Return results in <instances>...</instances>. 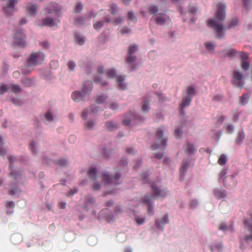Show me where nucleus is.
<instances>
[{"label": "nucleus", "mask_w": 252, "mask_h": 252, "mask_svg": "<svg viewBox=\"0 0 252 252\" xmlns=\"http://www.w3.org/2000/svg\"><path fill=\"white\" fill-rule=\"evenodd\" d=\"M225 5L220 2L217 6V12L214 19L208 22V26L212 28L216 34V37L221 38L224 35V27L223 22L225 18Z\"/></svg>", "instance_id": "obj_1"}, {"label": "nucleus", "mask_w": 252, "mask_h": 252, "mask_svg": "<svg viewBox=\"0 0 252 252\" xmlns=\"http://www.w3.org/2000/svg\"><path fill=\"white\" fill-rule=\"evenodd\" d=\"M93 88V84L91 81H86L82 87V93L78 91H74L72 94V98L75 101H79L86 95L91 93Z\"/></svg>", "instance_id": "obj_2"}, {"label": "nucleus", "mask_w": 252, "mask_h": 252, "mask_svg": "<svg viewBox=\"0 0 252 252\" xmlns=\"http://www.w3.org/2000/svg\"><path fill=\"white\" fill-rule=\"evenodd\" d=\"M164 128L162 127H159L156 133V138L157 140L158 144H155L152 146L153 150H156L161 148V147H165L167 138L163 137V131Z\"/></svg>", "instance_id": "obj_3"}, {"label": "nucleus", "mask_w": 252, "mask_h": 252, "mask_svg": "<svg viewBox=\"0 0 252 252\" xmlns=\"http://www.w3.org/2000/svg\"><path fill=\"white\" fill-rule=\"evenodd\" d=\"M45 55L41 52L32 53L28 59L29 66H35L41 64L44 60Z\"/></svg>", "instance_id": "obj_4"}, {"label": "nucleus", "mask_w": 252, "mask_h": 252, "mask_svg": "<svg viewBox=\"0 0 252 252\" xmlns=\"http://www.w3.org/2000/svg\"><path fill=\"white\" fill-rule=\"evenodd\" d=\"M9 175L12 178V181L10 185L11 187L8 191V193L11 195H14L18 191V189L15 188V186H17V180L21 176V174L17 171H11Z\"/></svg>", "instance_id": "obj_5"}, {"label": "nucleus", "mask_w": 252, "mask_h": 252, "mask_svg": "<svg viewBox=\"0 0 252 252\" xmlns=\"http://www.w3.org/2000/svg\"><path fill=\"white\" fill-rule=\"evenodd\" d=\"M244 224L245 227L251 233L249 235H247L243 238L244 241L248 243L252 242V213L249 214V217L246 218L244 221Z\"/></svg>", "instance_id": "obj_6"}, {"label": "nucleus", "mask_w": 252, "mask_h": 252, "mask_svg": "<svg viewBox=\"0 0 252 252\" xmlns=\"http://www.w3.org/2000/svg\"><path fill=\"white\" fill-rule=\"evenodd\" d=\"M233 84L236 87L242 88L245 85L243 75L239 71L235 70L233 73Z\"/></svg>", "instance_id": "obj_7"}, {"label": "nucleus", "mask_w": 252, "mask_h": 252, "mask_svg": "<svg viewBox=\"0 0 252 252\" xmlns=\"http://www.w3.org/2000/svg\"><path fill=\"white\" fill-rule=\"evenodd\" d=\"M45 10L47 15L52 14L54 16H58L61 8L57 3L51 2L45 8Z\"/></svg>", "instance_id": "obj_8"}, {"label": "nucleus", "mask_w": 252, "mask_h": 252, "mask_svg": "<svg viewBox=\"0 0 252 252\" xmlns=\"http://www.w3.org/2000/svg\"><path fill=\"white\" fill-rule=\"evenodd\" d=\"M143 119L141 117L138 116L135 113H131L127 114L126 118L124 120L123 123L125 125H129L131 122L133 124H136L137 122L143 121Z\"/></svg>", "instance_id": "obj_9"}, {"label": "nucleus", "mask_w": 252, "mask_h": 252, "mask_svg": "<svg viewBox=\"0 0 252 252\" xmlns=\"http://www.w3.org/2000/svg\"><path fill=\"white\" fill-rule=\"evenodd\" d=\"M155 198L151 195H145L142 199V202L148 206V214L150 216L154 215L153 201Z\"/></svg>", "instance_id": "obj_10"}, {"label": "nucleus", "mask_w": 252, "mask_h": 252, "mask_svg": "<svg viewBox=\"0 0 252 252\" xmlns=\"http://www.w3.org/2000/svg\"><path fill=\"white\" fill-rule=\"evenodd\" d=\"M15 43L21 47L26 46V36L23 34L22 31H18L14 35Z\"/></svg>", "instance_id": "obj_11"}, {"label": "nucleus", "mask_w": 252, "mask_h": 252, "mask_svg": "<svg viewBox=\"0 0 252 252\" xmlns=\"http://www.w3.org/2000/svg\"><path fill=\"white\" fill-rule=\"evenodd\" d=\"M121 176L119 173H116L114 177L106 174H104L103 175L102 181L105 184H119V183L118 181L120 179Z\"/></svg>", "instance_id": "obj_12"}, {"label": "nucleus", "mask_w": 252, "mask_h": 252, "mask_svg": "<svg viewBox=\"0 0 252 252\" xmlns=\"http://www.w3.org/2000/svg\"><path fill=\"white\" fill-rule=\"evenodd\" d=\"M151 188L152 192L156 198H163L166 196L167 193V191L165 189H159L156 184H152L151 185Z\"/></svg>", "instance_id": "obj_13"}, {"label": "nucleus", "mask_w": 252, "mask_h": 252, "mask_svg": "<svg viewBox=\"0 0 252 252\" xmlns=\"http://www.w3.org/2000/svg\"><path fill=\"white\" fill-rule=\"evenodd\" d=\"M223 184L227 188H232L236 186L237 181L233 175L226 176L223 180Z\"/></svg>", "instance_id": "obj_14"}, {"label": "nucleus", "mask_w": 252, "mask_h": 252, "mask_svg": "<svg viewBox=\"0 0 252 252\" xmlns=\"http://www.w3.org/2000/svg\"><path fill=\"white\" fill-rule=\"evenodd\" d=\"M137 50V46L134 45H130L128 50V56L126 59V62L130 63L134 62L136 58L135 56L132 55Z\"/></svg>", "instance_id": "obj_15"}, {"label": "nucleus", "mask_w": 252, "mask_h": 252, "mask_svg": "<svg viewBox=\"0 0 252 252\" xmlns=\"http://www.w3.org/2000/svg\"><path fill=\"white\" fill-rule=\"evenodd\" d=\"M60 23V20L57 18H52L47 16L44 18L42 21V26H49L52 27L55 25H58Z\"/></svg>", "instance_id": "obj_16"}, {"label": "nucleus", "mask_w": 252, "mask_h": 252, "mask_svg": "<svg viewBox=\"0 0 252 252\" xmlns=\"http://www.w3.org/2000/svg\"><path fill=\"white\" fill-rule=\"evenodd\" d=\"M191 96H185L184 97L182 102L180 105V111L182 115H185V112L184 109L189 106L191 101Z\"/></svg>", "instance_id": "obj_17"}, {"label": "nucleus", "mask_w": 252, "mask_h": 252, "mask_svg": "<svg viewBox=\"0 0 252 252\" xmlns=\"http://www.w3.org/2000/svg\"><path fill=\"white\" fill-rule=\"evenodd\" d=\"M169 222L168 216L167 215H164L160 220H156V225L158 229H162L163 226Z\"/></svg>", "instance_id": "obj_18"}, {"label": "nucleus", "mask_w": 252, "mask_h": 252, "mask_svg": "<svg viewBox=\"0 0 252 252\" xmlns=\"http://www.w3.org/2000/svg\"><path fill=\"white\" fill-rule=\"evenodd\" d=\"M165 15L164 14H159L155 17H152L151 20H154L157 24L158 25H163L166 22Z\"/></svg>", "instance_id": "obj_19"}, {"label": "nucleus", "mask_w": 252, "mask_h": 252, "mask_svg": "<svg viewBox=\"0 0 252 252\" xmlns=\"http://www.w3.org/2000/svg\"><path fill=\"white\" fill-rule=\"evenodd\" d=\"M26 9L28 14L34 16L37 9V6L36 5L29 3L27 5Z\"/></svg>", "instance_id": "obj_20"}, {"label": "nucleus", "mask_w": 252, "mask_h": 252, "mask_svg": "<svg viewBox=\"0 0 252 252\" xmlns=\"http://www.w3.org/2000/svg\"><path fill=\"white\" fill-rule=\"evenodd\" d=\"M190 165V162L189 160H185L184 161L180 169V172L181 176V178L184 175V174L187 170V169Z\"/></svg>", "instance_id": "obj_21"}, {"label": "nucleus", "mask_w": 252, "mask_h": 252, "mask_svg": "<svg viewBox=\"0 0 252 252\" xmlns=\"http://www.w3.org/2000/svg\"><path fill=\"white\" fill-rule=\"evenodd\" d=\"M215 197L218 199H221L226 196L225 191L223 189H216L214 190Z\"/></svg>", "instance_id": "obj_22"}, {"label": "nucleus", "mask_w": 252, "mask_h": 252, "mask_svg": "<svg viewBox=\"0 0 252 252\" xmlns=\"http://www.w3.org/2000/svg\"><path fill=\"white\" fill-rule=\"evenodd\" d=\"M106 128L109 131H113L118 127V125L112 122H107L105 123Z\"/></svg>", "instance_id": "obj_23"}, {"label": "nucleus", "mask_w": 252, "mask_h": 252, "mask_svg": "<svg viewBox=\"0 0 252 252\" xmlns=\"http://www.w3.org/2000/svg\"><path fill=\"white\" fill-rule=\"evenodd\" d=\"M250 98V95L248 94H244L240 97V103L242 105L246 104Z\"/></svg>", "instance_id": "obj_24"}, {"label": "nucleus", "mask_w": 252, "mask_h": 252, "mask_svg": "<svg viewBox=\"0 0 252 252\" xmlns=\"http://www.w3.org/2000/svg\"><path fill=\"white\" fill-rule=\"evenodd\" d=\"M125 80V77L122 76H118L117 77V82L119 83V87L121 90H125L126 88V85L123 83Z\"/></svg>", "instance_id": "obj_25"}, {"label": "nucleus", "mask_w": 252, "mask_h": 252, "mask_svg": "<svg viewBox=\"0 0 252 252\" xmlns=\"http://www.w3.org/2000/svg\"><path fill=\"white\" fill-rule=\"evenodd\" d=\"M195 151L196 149L193 145L189 143L187 144L185 148V151L186 153L191 155L193 154L195 152Z\"/></svg>", "instance_id": "obj_26"}, {"label": "nucleus", "mask_w": 252, "mask_h": 252, "mask_svg": "<svg viewBox=\"0 0 252 252\" xmlns=\"http://www.w3.org/2000/svg\"><path fill=\"white\" fill-rule=\"evenodd\" d=\"M245 138V134L243 130L239 131L238 135L236 139V143L237 144H240L242 143Z\"/></svg>", "instance_id": "obj_27"}, {"label": "nucleus", "mask_w": 252, "mask_h": 252, "mask_svg": "<svg viewBox=\"0 0 252 252\" xmlns=\"http://www.w3.org/2000/svg\"><path fill=\"white\" fill-rule=\"evenodd\" d=\"M96 169L95 168H92L88 172V175L90 178L93 180L96 179Z\"/></svg>", "instance_id": "obj_28"}, {"label": "nucleus", "mask_w": 252, "mask_h": 252, "mask_svg": "<svg viewBox=\"0 0 252 252\" xmlns=\"http://www.w3.org/2000/svg\"><path fill=\"white\" fill-rule=\"evenodd\" d=\"M148 12L151 15L155 14L158 12V8L155 5L152 4L148 7Z\"/></svg>", "instance_id": "obj_29"}, {"label": "nucleus", "mask_w": 252, "mask_h": 252, "mask_svg": "<svg viewBox=\"0 0 252 252\" xmlns=\"http://www.w3.org/2000/svg\"><path fill=\"white\" fill-rule=\"evenodd\" d=\"M118 10L119 8L115 3H113L110 5L109 11L112 14L115 15L118 13Z\"/></svg>", "instance_id": "obj_30"}, {"label": "nucleus", "mask_w": 252, "mask_h": 252, "mask_svg": "<svg viewBox=\"0 0 252 252\" xmlns=\"http://www.w3.org/2000/svg\"><path fill=\"white\" fill-rule=\"evenodd\" d=\"M9 89L14 93H20L21 91V88L17 85H10L9 86Z\"/></svg>", "instance_id": "obj_31"}, {"label": "nucleus", "mask_w": 252, "mask_h": 252, "mask_svg": "<svg viewBox=\"0 0 252 252\" xmlns=\"http://www.w3.org/2000/svg\"><path fill=\"white\" fill-rule=\"evenodd\" d=\"M227 161V158L226 157L223 155L222 154L220 156V158L218 160V163L220 165H224L226 164Z\"/></svg>", "instance_id": "obj_32"}, {"label": "nucleus", "mask_w": 252, "mask_h": 252, "mask_svg": "<svg viewBox=\"0 0 252 252\" xmlns=\"http://www.w3.org/2000/svg\"><path fill=\"white\" fill-rule=\"evenodd\" d=\"M107 75L108 78H115L118 77L116 75V72L114 68L110 69L107 71Z\"/></svg>", "instance_id": "obj_33"}, {"label": "nucleus", "mask_w": 252, "mask_h": 252, "mask_svg": "<svg viewBox=\"0 0 252 252\" xmlns=\"http://www.w3.org/2000/svg\"><path fill=\"white\" fill-rule=\"evenodd\" d=\"M142 110L143 112H147L150 110L149 103L148 101L144 100L142 104Z\"/></svg>", "instance_id": "obj_34"}, {"label": "nucleus", "mask_w": 252, "mask_h": 252, "mask_svg": "<svg viewBox=\"0 0 252 252\" xmlns=\"http://www.w3.org/2000/svg\"><path fill=\"white\" fill-rule=\"evenodd\" d=\"M227 172V169L226 168H223L222 169L221 171L220 172L219 174V181L222 179L223 180L224 178L226 177V174Z\"/></svg>", "instance_id": "obj_35"}, {"label": "nucleus", "mask_w": 252, "mask_h": 252, "mask_svg": "<svg viewBox=\"0 0 252 252\" xmlns=\"http://www.w3.org/2000/svg\"><path fill=\"white\" fill-rule=\"evenodd\" d=\"M104 22L103 21H99L94 24L93 26L94 29L95 30H99L101 28H102L104 26Z\"/></svg>", "instance_id": "obj_36"}, {"label": "nucleus", "mask_w": 252, "mask_h": 252, "mask_svg": "<svg viewBox=\"0 0 252 252\" xmlns=\"http://www.w3.org/2000/svg\"><path fill=\"white\" fill-rule=\"evenodd\" d=\"M222 247L221 244H218L217 245H212L210 247V250L212 252H215V250L220 251Z\"/></svg>", "instance_id": "obj_37"}, {"label": "nucleus", "mask_w": 252, "mask_h": 252, "mask_svg": "<svg viewBox=\"0 0 252 252\" xmlns=\"http://www.w3.org/2000/svg\"><path fill=\"white\" fill-rule=\"evenodd\" d=\"M85 19L83 17L79 16L76 18L75 20V23L77 25H81L85 23Z\"/></svg>", "instance_id": "obj_38"}, {"label": "nucleus", "mask_w": 252, "mask_h": 252, "mask_svg": "<svg viewBox=\"0 0 252 252\" xmlns=\"http://www.w3.org/2000/svg\"><path fill=\"white\" fill-rule=\"evenodd\" d=\"M238 23V20L237 18H233L229 23L228 29H231L236 26Z\"/></svg>", "instance_id": "obj_39"}, {"label": "nucleus", "mask_w": 252, "mask_h": 252, "mask_svg": "<svg viewBox=\"0 0 252 252\" xmlns=\"http://www.w3.org/2000/svg\"><path fill=\"white\" fill-rule=\"evenodd\" d=\"M187 93L188 95L187 96L192 97V95H193L195 93L194 87L192 86H188L187 88Z\"/></svg>", "instance_id": "obj_40"}, {"label": "nucleus", "mask_w": 252, "mask_h": 252, "mask_svg": "<svg viewBox=\"0 0 252 252\" xmlns=\"http://www.w3.org/2000/svg\"><path fill=\"white\" fill-rule=\"evenodd\" d=\"M236 51L234 49H230L225 53V56L232 57L236 55Z\"/></svg>", "instance_id": "obj_41"}, {"label": "nucleus", "mask_w": 252, "mask_h": 252, "mask_svg": "<svg viewBox=\"0 0 252 252\" xmlns=\"http://www.w3.org/2000/svg\"><path fill=\"white\" fill-rule=\"evenodd\" d=\"M75 39L79 45H82L84 44V39L80 35L78 34L75 35Z\"/></svg>", "instance_id": "obj_42"}, {"label": "nucleus", "mask_w": 252, "mask_h": 252, "mask_svg": "<svg viewBox=\"0 0 252 252\" xmlns=\"http://www.w3.org/2000/svg\"><path fill=\"white\" fill-rule=\"evenodd\" d=\"M57 163L61 166H63L67 165L68 162L65 159H59L57 161Z\"/></svg>", "instance_id": "obj_43"}, {"label": "nucleus", "mask_w": 252, "mask_h": 252, "mask_svg": "<svg viewBox=\"0 0 252 252\" xmlns=\"http://www.w3.org/2000/svg\"><path fill=\"white\" fill-rule=\"evenodd\" d=\"M107 97H105L104 95H99L97 96L96 102L98 104H100L104 102Z\"/></svg>", "instance_id": "obj_44"}, {"label": "nucleus", "mask_w": 252, "mask_h": 252, "mask_svg": "<svg viewBox=\"0 0 252 252\" xmlns=\"http://www.w3.org/2000/svg\"><path fill=\"white\" fill-rule=\"evenodd\" d=\"M94 123L93 121H88L85 125V128L86 129H90L94 126Z\"/></svg>", "instance_id": "obj_45"}, {"label": "nucleus", "mask_w": 252, "mask_h": 252, "mask_svg": "<svg viewBox=\"0 0 252 252\" xmlns=\"http://www.w3.org/2000/svg\"><path fill=\"white\" fill-rule=\"evenodd\" d=\"M223 96L220 94H216L213 97V100L216 102H220L222 100Z\"/></svg>", "instance_id": "obj_46"}, {"label": "nucleus", "mask_w": 252, "mask_h": 252, "mask_svg": "<svg viewBox=\"0 0 252 252\" xmlns=\"http://www.w3.org/2000/svg\"><path fill=\"white\" fill-rule=\"evenodd\" d=\"M241 67L242 69L244 70H247L249 69V64L248 61H242L241 62Z\"/></svg>", "instance_id": "obj_47"}, {"label": "nucleus", "mask_w": 252, "mask_h": 252, "mask_svg": "<svg viewBox=\"0 0 252 252\" xmlns=\"http://www.w3.org/2000/svg\"><path fill=\"white\" fill-rule=\"evenodd\" d=\"M128 20L133 21L135 23L137 21V19L136 17H135L132 13V12L129 11L128 12Z\"/></svg>", "instance_id": "obj_48"}, {"label": "nucleus", "mask_w": 252, "mask_h": 252, "mask_svg": "<svg viewBox=\"0 0 252 252\" xmlns=\"http://www.w3.org/2000/svg\"><path fill=\"white\" fill-rule=\"evenodd\" d=\"M67 66L68 68L71 70H73L76 66L75 63L73 61H69L67 63Z\"/></svg>", "instance_id": "obj_49"}, {"label": "nucleus", "mask_w": 252, "mask_h": 252, "mask_svg": "<svg viewBox=\"0 0 252 252\" xmlns=\"http://www.w3.org/2000/svg\"><path fill=\"white\" fill-rule=\"evenodd\" d=\"M83 5L81 3H80V2L78 3L76 5V7H75V8L74 10V12L75 13L80 12L83 9Z\"/></svg>", "instance_id": "obj_50"}, {"label": "nucleus", "mask_w": 252, "mask_h": 252, "mask_svg": "<svg viewBox=\"0 0 252 252\" xmlns=\"http://www.w3.org/2000/svg\"><path fill=\"white\" fill-rule=\"evenodd\" d=\"M182 127H178L175 130V135L176 137L179 138L182 135Z\"/></svg>", "instance_id": "obj_51"}, {"label": "nucleus", "mask_w": 252, "mask_h": 252, "mask_svg": "<svg viewBox=\"0 0 252 252\" xmlns=\"http://www.w3.org/2000/svg\"><path fill=\"white\" fill-rule=\"evenodd\" d=\"M86 207H88L90 204H93L94 202V199L90 197H86Z\"/></svg>", "instance_id": "obj_52"}, {"label": "nucleus", "mask_w": 252, "mask_h": 252, "mask_svg": "<svg viewBox=\"0 0 252 252\" xmlns=\"http://www.w3.org/2000/svg\"><path fill=\"white\" fill-rule=\"evenodd\" d=\"M123 21V18L122 17H119L116 18L113 20L112 22V24L114 25H117L120 23H121Z\"/></svg>", "instance_id": "obj_53"}, {"label": "nucleus", "mask_w": 252, "mask_h": 252, "mask_svg": "<svg viewBox=\"0 0 252 252\" xmlns=\"http://www.w3.org/2000/svg\"><path fill=\"white\" fill-rule=\"evenodd\" d=\"M206 48L210 51H212L214 49V45L210 42H206L205 43Z\"/></svg>", "instance_id": "obj_54"}, {"label": "nucleus", "mask_w": 252, "mask_h": 252, "mask_svg": "<svg viewBox=\"0 0 252 252\" xmlns=\"http://www.w3.org/2000/svg\"><path fill=\"white\" fill-rule=\"evenodd\" d=\"M219 229L225 231L227 230L228 228L225 223H221L219 225Z\"/></svg>", "instance_id": "obj_55"}, {"label": "nucleus", "mask_w": 252, "mask_h": 252, "mask_svg": "<svg viewBox=\"0 0 252 252\" xmlns=\"http://www.w3.org/2000/svg\"><path fill=\"white\" fill-rule=\"evenodd\" d=\"M130 32V30L127 27H124L121 30V32L122 34L128 33Z\"/></svg>", "instance_id": "obj_56"}, {"label": "nucleus", "mask_w": 252, "mask_h": 252, "mask_svg": "<svg viewBox=\"0 0 252 252\" xmlns=\"http://www.w3.org/2000/svg\"><path fill=\"white\" fill-rule=\"evenodd\" d=\"M197 11V8L193 5H190L189 6V11L192 14H194Z\"/></svg>", "instance_id": "obj_57"}, {"label": "nucleus", "mask_w": 252, "mask_h": 252, "mask_svg": "<svg viewBox=\"0 0 252 252\" xmlns=\"http://www.w3.org/2000/svg\"><path fill=\"white\" fill-rule=\"evenodd\" d=\"M45 118L47 121H52L53 120V117L50 112H48L45 114Z\"/></svg>", "instance_id": "obj_58"}, {"label": "nucleus", "mask_w": 252, "mask_h": 252, "mask_svg": "<svg viewBox=\"0 0 252 252\" xmlns=\"http://www.w3.org/2000/svg\"><path fill=\"white\" fill-rule=\"evenodd\" d=\"M8 90L7 86L3 85L0 88V94H2L6 92Z\"/></svg>", "instance_id": "obj_59"}, {"label": "nucleus", "mask_w": 252, "mask_h": 252, "mask_svg": "<svg viewBox=\"0 0 252 252\" xmlns=\"http://www.w3.org/2000/svg\"><path fill=\"white\" fill-rule=\"evenodd\" d=\"M227 132L232 133L234 131V127L232 125H228L226 126Z\"/></svg>", "instance_id": "obj_60"}, {"label": "nucleus", "mask_w": 252, "mask_h": 252, "mask_svg": "<svg viewBox=\"0 0 252 252\" xmlns=\"http://www.w3.org/2000/svg\"><path fill=\"white\" fill-rule=\"evenodd\" d=\"M135 221L138 224L140 225L144 222L145 219L143 218L137 217L135 219Z\"/></svg>", "instance_id": "obj_61"}, {"label": "nucleus", "mask_w": 252, "mask_h": 252, "mask_svg": "<svg viewBox=\"0 0 252 252\" xmlns=\"http://www.w3.org/2000/svg\"><path fill=\"white\" fill-rule=\"evenodd\" d=\"M241 62L242 61H247L249 56L248 55L245 53H242L241 54Z\"/></svg>", "instance_id": "obj_62"}, {"label": "nucleus", "mask_w": 252, "mask_h": 252, "mask_svg": "<svg viewBox=\"0 0 252 252\" xmlns=\"http://www.w3.org/2000/svg\"><path fill=\"white\" fill-rule=\"evenodd\" d=\"M5 206L7 208H13L15 206V204L13 201H10L7 202L5 204Z\"/></svg>", "instance_id": "obj_63"}, {"label": "nucleus", "mask_w": 252, "mask_h": 252, "mask_svg": "<svg viewBox=\"0 0 252 252\" xmlns=\"http://www.w3.org/2000/svg\"><path fill=\"white\" fill-rule=\"evenodd\" d=\"M225 119V118L224 116H220L219 117L217 124L219 125H221L224 122Z\"/></svg>", "instance_id": "obj_64"}]
</instances>
